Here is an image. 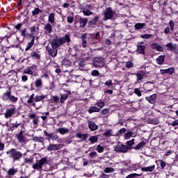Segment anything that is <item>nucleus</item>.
Returning a JSON list of instances; mask_svg holds the SVG:
<instances>
[{
    "label": "nucleus",
    "mask_w": 178,
    "mask_h": 178,
    "mask_svg": "<svg viewBox=\"0 0 178 178\" xmlns=\"http://www.w3.org/2000/svg\"><path fill=\"white\" fill-rule=\"evenodd\" d=\"M145 23H137L135 24V29L136 30H141L143 27H145Z\"/></svg>",
    "instance_id": "f704fd0d"
},
{
    "label": "nucleus",
    "mask_w": 178,
    "mask_h": 178,
    "mask_svg": "<svg viewBox=\"0 0 178 178\" xmlns=\"http://www.w3.org/2000/svg\"><path fill=\"white\" fill-rule=\"evenodd\" d=\"M88 126H89V129H90V130H91V131H95V130H97V129H98V126L97 124H95V122H92V121L88 122Z\"/></svg>",
    "instance_id": "aec40b11"
},
{
    "label": "nucleus",
    "mask_w": 178,
    "mask_h": 178,
    "mask_svg": "<svg viewBox=\"0 0 178 178\" xmlns=\"http://www.w3.org/2000/svg\"><path fill=\"white\" fill-rule=\"evenodd\" d=\"M7 154L9 155L10 158H12L13 162H16V161H20V159H22V156H23L22 152L16 150L15 149H10V150L8 152Z\"/></svg>",
    "instance_id": "f03ea898"
},
{
    "label": "nucleus",
    "mask_w": 178,
    "mask_h": 178,
    "mask_svg": "<svg viewBox=\"0 0 178 178\" xmlns=\"http://www.w3.org/2000/svg\"><path fill=\"white\" fill-rule=\"evenodd\" d=\"M33 141H35L38 143H42L44 141V138L35 136L33 138Z\"/></svg>",
    "instance_id": "49530a36"
},
{
    "label": "nucleus",
    "mask_w": 178,
    "mask_h": 178,
    "mask_svg": "<svg viewBox=\"0 0 178 178\" xmlns=\"http://www.w3.org/2000/svg\"><path fill=\"white\" fill-rule=\"evenodd\" d=\"M19 126H20L19 123H14V124H10V130L11 131H13V130H16V129H17V127H19Z\"/></svg>",
    "instance_id": "a19ab883"
},
{
    "label": "nucleus",
    "mask_w": 178,
    "mask_h": 178,
    "mask_svg": "<svg viewBox=\"0 0 178 178\" xmlns=\"http://www.w3.org/2000/svg\"><path fill=\"white\" fill-rule=\"evenodd\" d=\"M131 137H136V134H134V132H133L131 131H127L124 134V140H130V138H131Z\"/></svg>",
    "instance_id": "412c9836"
},
{
    "label": "nucleus",
    "mask_w": 178,
    "mask_h": 178,
    "mask_svg": "<svg viewBox=\"0 0 178 178\" xmlns=\"http://www.w3.org/2000/svg\"><path fill=\"white\" fill-rule=\"evenodd\" d=\"M96 106H98V108H100V109H102V108H104V106H105V102L102 101V100H98L96 103H95Z\"/></svg>",
    "instance_id": "2f4dec72"
},
{
    "label": "nucleus",
    "mask_w": 178,
    "mask_h": 178,
    "mask_svg": "<svg viewBox=\"0 0 178 178\" xmlns=\"http://www.w3.org/2000/svg\"><path fill=\"white\" fill-rule=\"evenodd\" d=\"M140 164H133L132 165H131V170H138V169H140Z\"/></svg>",
    "instance_id": "5fc2aeb1"
},
{
    "label": "nucleus",
    "mask_w": 178,
    "mask_h": 178,
    "mask_svg": "<svg viewBox=\"0 0 178 178\" xmlns=\"http://www.w3.org/2000/svg\"><path fill=\"white\" fill-rule=\"evenodd\" d=\"M68 97H69L68 94L61 95L60 99V104H65V101L67 99Z\"/></svg>",
    "instance_id": "ea45409f"
},
{
    "label": "nucleus",
    "mask_w": 178,
    "mask_h": 178,
    "mask_svg": "<svg viewBox=\"0 0 178 178\" xmlns=\"http://www.w3.org/2000/svg\"><path fill=\"white\" fill-rule=\"evenodd\" d=\"M46 51H47L49 55L52 58H55L58 55V49L56 48L51 47L50 46L46 47Z\"/></svg>",
    "instance_id": "0eeeda50"
},
{
    "label": "nucleus",
    "mask_w": 178,
    "mask_h": 178,
    "mask_svg": "<svg viewBox=\"0 0 178 178\" xmlns=\"http://www.w3.org/2000/svg\"><path fill=\"white\" fill-rule=\"evenodd\" d=\"M142 172H154L155 170V165H149V167H143Z\"/></svg>",
    "instance_id": "6ab92c4d"
},
{
    "label": "nucleus",
    "mask_w": 178,
    "mask_h": 178,
    "mask_svg": "<svg viewBox=\"0 0 178 178\" xmlns=\"http://www.w3.org/2000/svg\"><path fill=\"white\" fill-rule=\"evenodd\" d=\"M17 138L19 141V143H24L26 141V137L23 136V131H21L17 135Z\"/></svg>",
    "instance_id": "f3484780"
},
{
    "label": "nucleus",
    "mask_w": 178,
    "mask_h": 178,
    "mask_svg": "<svg viewBox=\"0 0 178 178\" xmlns=\"http://www.w3.org/2000/svg\"><path fill=\"white\" fill-rule=\"evenodd\" d=\"M84 16H91V15H92V12L87 8H84L82 10Z\"/></svg>",
    "instance_id": "79ce46f5"
},
{
    "label": "nucleus",
    "mask_w": 178,
    "mask_h": 178,
    "mask_svg": "<svg viewBox=\"0 0 178 178\" xmlns=\"http://www.w3.org/2000/svg\"><path fill=\"white\" fill-rule=\"evenodd\" d=\"M62 65L63 66H65V67H70L72 66V62L70 60H63Z\"/></svg>",
    "instance_id": "c9c22d12"
},
{
    "label": "nucleus",
    "mask_w": 178,
    "mask_h": 178,
    "mask_svg": "<svg viewBox=\"0 0 178 178\" xmlns=\"http://www.w3.org/2000/svg\"><path fill=\"white\" fill-rule=\"evenodd\" d=\"M93 66L97 69L104 67L105 66V59L102 57H96L93 60Z\"/></svg>",
    "instance_id": "20e7f679"
},
{
    "label": "nucleus",
    "mask_w": 178,
    "mask_h": 178,
    "mask_svg": "<svg viewBox=\"0 0 178 178\" xmlns=\"http://www.w3.org/2000/svg\"><path fill=\"white\" fill-rule=\"evenodd\" d=\"M109 111H111L109 108H104L101 111V113L102 115H108L109 113Z\"/></svg>",
    "instance_id": "13d9d810"
},
{
    "label": "nucleus",
    "mask_w": 178,
    "mask_h": 178,
    "mask_svg": "<svg viewBox=\"0 0 178 178\" xmlns=\"http://www.w3.org/2000/svg\"><path fill=\"white\" fill-rule=\"evenodd\" d=\"M31 58L33 59H37L38 60L41 59V55L38 54L37 51H32L30 54Z\"/></svg>",
    "instance_id": "393cba45"
},
{
    "label": "nucleus",
    "mask_w": 178,
    "mask_h": 178,
    "mask_svg": "<svg viewBox=\"0 0 178 178\" xmlns=\"http://www.w3.org/2000/svg\"><path fill=\"white\" fill-rule=\"evenodd\" d=\"M97 155H98V153H97V152H92L90 153L89 156L90 159H92V158H97Z\"/></svg>",
    "instance_id": "6e6d98bb"
},
{
    "label": "nucleus",
    "mask_w": 178,
    "mask_h": 178,
    "mask_svg": "<svg viewBox=\"0 0 178 178\" xmlns=\"http://www.w3.org/2000/svg\"><path fill=\"white\" fill-rule=\"evenodd\" d=\"M134 93L138 95V97H141L143 95L141 90L139 88H135Z\"/></svg>",
    "instance_id": "864d4df0"
},
{
    "label": "nucleus",
    "mask_w": 178,
    "mask_h": 178,
    "mask_svg": "<svg viewBox=\"0 0 178 178\" xmlns=\"http://www.w3.org/2000/svg\"><path fill=\"white\" fill-rule=\"evenodd\" d=\"M137 51L139 54L144 55L145 54V46L143 45H138Z\"/></svg>",
    "instance_id": "c756f323"
},
{
    "label": "nucleus",
    "mask_w": 178,
    "mask_h": 178,
    "mask_svg": "<svg viewBox=\"0 0 178 178\" xmlns=\"http://www.w3.org/2000/svg\"><path fill=\"white\" fill-rule=\"evenodd\" d=\"M173 72H175V69L173 68H168L165 70H160V73L161 74H165L167 73V74H173Z\"/></svg>",
    "instance_id": "a211bd4d"
},
{
    "label": "nucleus",
    "mask_w": 178,
    "mask_h": 178,
    "mask_svg": "<svg viewBox=\"0 0 178 178\" xmlns=\"http://www.w3.org/2000/svg\"><path fill=\"white\" fill-rule=\"evenodd\" d=\"M113 172H115V168H113L108 167L104 169V173H113Z\"/></svg>",
    "instance_id": "a18cd8bd"
},
{
    "label": "nucleus",
    "mask_w": 178,
    "mask_h": 178,
    "mask_svg": "<svg viewBox=\"0 0 178 178\" xmlns=\"http://www.w3.org/2000/svg\"><path fill=\"white\" fill-rule=\"evenodd\" d=\"M76 137H78V138H81L82 141H86V140H87V137H88V134L77 133Z\"/></svg>",
    "instance_id": "bb28decb"
},
{
    "label": "nucleus",
    "mask_w": 178,
    "mask_h": 178,
    "mask_svg": "<svg viewBox=\"0 0 178 178\" xmlns=\"http://www.w3.org/2000/svg\"><path fill=\"white\" fill-rule=\"evenodd\" d=\"M104 20H109L113 17V15H115V11L112 9V8L108 7L105 9L104 11Z\"/></svg>",
    "instance_id": "39448f33"
},
{
    "label": "nucleus",
    "mask_w": 178,
    "mask_h": 178,
    "mask_svg": "<svg viewBox=\"0 0 178 178\" xmlns=\"http://www.w3.org/2000/svg\"><path fill=\"white\" fill-rule=\"evenodd\" d=\"M30 119H33V123L35 127L38 126V122H40V120H38V116L35 115V113L31 114L29 115Z\"/></svg>",
    "instance_id": "ddd939ff"
},
{
    "label": "nucleus",
    "mask_w": 178,
    "mask_h": 178,
    "mask_svg": "<svg viewBox=\"0 0 178 178\" xmlns=\"http://www.w3.org/2000/svg\"><path fill=\"white\" fill-rule=\"evenodd\" d=\"M34 93H33L29 98V99L27 100V103L28 104H33V102H34Z\"/></svg>",
    "instance_id": "603ef678"
},
{
    "label": "nucleus",
    "mask_w": 178,
    "mask_h": 178,
    "mask_svg": "<svg viewBox=\"0 0 178 178\" xmlns=\"http://www.w3.org/2000/svg\"><path fill=\"white\" fill-rule=\"evenodd\" d=\"M48 22H50L51 24L55 23V13H51L49 15Z\"/></svg>",
    "instance_id": "cd10ccee"
},
{
    "label": "nucleus",
    "mask_w": 178,
    "mask_h": 178,
    "mask_svg": "<svg viewBox=\"0 0 178 178\" xmlns=\"http://www.w3.org/2000/svg\"><path fill=\"white\" fill-rule=\"evenodd\" d=\"M60 145L58 144H50L49 147L47 148V151H58L59 149V147Z\"/></svg>",
    "instance_id": "2eb2a0df"
},
{
    "label": "nucleus",
    "mask_w": 178,
    "mask_h": 178,
    "mask_svg": "<svg viewBox=\"0 0 178 178\" xmlns=\"http://www.w3.org/2000/svg\"><path fill=\"white\" fill-rule=\"evenodd\" d=\"M35 86L36 88H42V79L40 78L36 79L35 81Z\"/></svg>",
    "instance_id": "5701e85b"
},
{
    "label": "nucleus",
    "mask_w": 178,
    "mask_h": 178,
    "mask_svg": "<svg viewBox=\"0 0 178 178\" xmlns=\"http://www.w3.org/2000/svg\"><path fill=\"white\" fill-rule=\"evenodd\" d=\"M152 37H154L152 34H148V33L140 35V38H143L145 40H149V38H152Z\"/></svg>",
    "instance_id": "37998d69"
},
{
    "label": "nucleus",
    "mask_w": 178,
    "mask_h": 178,
    "mask_svg": "<svg viewBox=\"0 0 178 178\" xmlns=\"http://www.w3.org/2000/svg\"><path fill=\"white\" fill-rule=\"evenodd\" d=\"M74 21V17H73V16H67V22L70 24H72V23H73Z\"/></svg>",
    "instance_id": "8fccbe9b"
},
{
    "label": "nucleus",
    "mask_w": 178,
    "mask_h": 178,
    "mask_svg": "<svg viewBox=\"0 0 178 178\" xmlns=\"http://www.w3.org/2000/svg\"><path fill=\"white\" fill-rule=\"evenodd\" d=\"M104 84L105 86H107V87H112V86H113V83H112V80L111 79L106 81Z\"/></svg>",
    "instance_id": "0e129e2a"
},
{
    "label": "nucleus",
    "mask_w": 178,
    "mask_h": 178,
    "mask_svg": "<svg viewBox=\"0 0 178 178\" xmlns=\"http://www.w3.org/2000/svg\"><path fill=\"white\" fill-rule=\"evenodd\" d=\"M58 133H60V134H67V133H69L70 130L67 128H58Z\"/></svg>",
    "instance_id": "7c9ffc66"
},
{
    "label": "nucleus",
    "mask_w": 178,
    "mask_h": 178,
    "mask_svg": "<svg viewBox=\"0 0 178 178\" xmlns=\"http://www.w3.org/2000/svg\"><path fill=\"white\" fill-rule=\"evenodd\" d=\"M145 100L147 101L149 104H155V102H156V94L154 93L149 97H146Z\"/></svg>",
    "instance_id": "9b49d317"
},
{
    "label": "nucleus",
    "mask_w": 178,
    "mask_h": 178,
    "mask_svg": "<svg viewBox=\"0 0 178 178\" xmlns=\"http://www.w3.org/2000/svg\"><path fill=\"white\" fill-rule=\"evenodd\" d=\"M156 62L158 65H163L165 62V56H160L156 59Z\"/></svg>",
    "instance_id": "c85d7f7f"
},
{
    "label": "nucleus",
    "mask_w": 178,
    "mask_h": 178,
    "mask_svg": "<svg viewBox=\"0 0 178 178\" xmlns=\"http://www.w3.org/2000/svg\"><path fill=\"white\" fill-rule=\"evenodd\" d=\"M37 67L35 65H33L27 67L24 70V74H34V72H35Z\"/></svg>",
    "instance_id": "9d476101"
},
{
    "label": "nucleus",
    "mask_w": 178,
    "mask_h": 178,
    "mask_svg": "<svg viewBox=\"0 0 178 178\" xmlns=\"http://www.w3.org/2000/svg\"><path fill=\"white\" fill-rule=\"evenodd\" d=\"M96 151H97L99 154H102V152L105 151V147L101 145H97L96 147Z\"/></svg>",
    "instance_id": "e433bc0d"
},
{
    "label": "nucleus",
    "mask_w": 178,
    "mask_h": 178,
    "mask_svg": "<svg viewBox=\"0 0 178 178\" xmlns=\"http://www.w3.org/2000/svg\"><path fill=\"white\" fill-rule=\"evenodd\" d=\"M47 163V158H42L35 163L33 164V169H35L36 170H41L42 169V166Z\"/></svg>",
    "instance_id": "423d86ee"
},
{
    "label": "nucleus",
    "mask_w": 178,
    "mask_h": 178,
    "mask_svg": "<svg viewBox=\"0 0 178 178\" xmlns=\"http://www.w3.org/2000/svg\"><path fill=\"white\" fill-rule=\"evenodd\" d=\"M34 41H35V36H33L31 42L28 43L26 47L25 48V51H30L33 45H34Z\"/></svg>",
    "instance_id": "b1692460"
},
{
    "label": "nucleus",
    "mask_w": 178,
    "mask_h": 178,
    "mask_svg": "<svg viewBox=\"0 0 178 178\" xmlns=\"http://www.w3.org/2000/svg\"><path fill=\"white\" fill-rule=\"evenodd\" d=\"M104 136H105L106 137H111L112 135V129H109L108 131H106L104 134Z\"/></svg>",
    "instance_id": "4d7b16f0"
},
{
    "label": "nucleus",
    "mask_w": 178,
    "mask_h": 178,
    "mask_svg": "<svg viewBox=\"0 0 178 178\" xmlns=\"http://www.w3.org/2000/svg\"><path fill=\"white\" fill-rule=\"evenodd\" d=\"M11 95H12V92H10V90H8L3 94L1 98L3 101H9L10 99Z\"/></svg>",
    "instance_id": "4468645a"
},
{
    "label": "nucleus",
    "mask_w": 178,
    "mask_h": 178,
    "mask_svg": "<svg viewBox=\"0 0 178 178\" xmlns=\"http://www.w3.org/2000/svg\"><path fill=\"white\" fill-rule=\"evenodd\" d=\"M147 123H149V124H159V120H156V119H151V118H149L147 120Z\"/></svg>",
    "instance_id": "4c0bfd02"
},
{
    "label": "nucleus",
    "mask_w": 178,
    "mask_h": 178,
    "mask_svg": "<svg viewBox=\"0 0 178 178\" xmlns=\"http://www.w3.org/2000/svg\"><path fill=\"white\" fill-rule=\"evenodd\" d=\"M87 23H88V19L87 18H80L79 26L80 27H84L87 26Z\"/></svg>",
    "instance_id": "a878e982"
},
{
    "label": "nucleus",
    "mask_w": 178,
    "mask_h": 178,
    "mask_svg": "<svg viewBox=\"0 0 178 178\" xmlns=\"http://www.w3.org/2000/svg\"><path fill=\"white\" fill-rule=\"evenodd\" d=\"M98 19H99V17H95L93 19L88 22L89 26H95L97 24V22H98Z\"/></svg>",
    "instance_id": "72a5a7b5"
},
{
    "label": "nucleus",
    "mask_w": 178,
    "mask_h": 178,
    "mask_svg": "<svg viewBox=\"0 0 178 178\" xmlns=\"http://www.w3.org/2000/svg\"><path fill=\"white\" fill-rule=\"evenodd\" d=\"M52 26H54V24L51 23H47L44 25V33L47 34V35H49L51 33H52Z\"/></svg>",
    "instance_id": "1a4fd4ad"
},
{
    "label": "nucleus",
    "mask_w": 178,
    "mask_h": 178,
    "mask_svg": "<svg viewBox=\"0 0 178 178\" xmlns=\"http://www.w3.org/2000/svg\"><path fill=\"white\" fill-rule=\"evenodd\" d=\"M89 141L91 144H95V143H98V136H92L89 138Z\"/></svg>",
    "instance_id": "473e14b6"
},
{
    "label": "nucleus",
    "mask_w": 178,
    "mask_h": 178,
    "mask_svg": "<svg viewBox=\"0 0 178 178\" xmlns=\"http://www.w3.org/2000/svg\"><path fill=\"white\" fill-rule=\"evenodd\" d=\"M49 138L56 141V140H58V138H59L56 136H54V134H49Z\"/></svg>",
    "instance_id": "e2e57ef3"
},
{
    "label": "nucleus",
    "mask_w": 178,
    "mask_h": 178,
    "mask_svg": "<svg viewBox=\"0 0 178 178\" xmlns=\"http://www.w3.org/2000/svg\"><path fill=\"white\" fill-rule=\"evenodd\" d=\"M137 80H143L144 79V73L138 72L136 74Z\"/></svg>",
    "instance_id": "3c124183"
},
{
    "label": "nucleus",
    "mask_w": 178,
    "mask_h": 178,
    "mask_svg": "<svg viewBox=\"0 0 178 178\" xmlns=\"http://www.w3.org/2000/svg\"><path fill=\"white\" fill-rule=\"evenodd\" d=\"M91 74H92V76L97 77V76H99V72L97 70H95L92 71Z\"/></svg>",
    "instance_id": "052dcab7"
},
{
    "label": "nucleus",
    "mask_w": 178,
    "mask_h": 178,
    "mask_svg": "<svg viewBox=\"0 0 178 178\" xmlns=\"http://www.w3.org/2000/svg\"><path fill=\"white\" fill-rule=\"evenodd\" d=\"M129 149H130V147L123 145L121 143H118V144L114 147V151H115V152H122V154H126Z\"/></svg>",
    "instance_id": "7ed1b4c3"
},
{
    "label": "nucleus",
    "mask_w": 178,
    "mask_h": 178,
    "mask_svg": "<svg viewBox=\"0 0 178 178\" xmlns=\"http://www.w3.org/2000/svg\"><path fill=\"white\" fill-rule=\"evenodd\" d=\"M170 124V126H172L173 127H175V126H178V120L173 121Z\"/></svg>",
    "instance_id": "774afa93"
},
{
    "label": "nucleus",
    "mask_w": 178,
    "mask_h": 178,
    "mask_svg": "<svg viewBox=\"0 0 178 178\" xmlns=\"http://www.w3.org/2000/svg\"><path fill=\"white\" fill-rule=\"evenodd\" d=\"M176 49H177V44H172L171 47V49H170V51H172V52L175 51V54H177V51H176Z\"/></svg>",
    "instance_id": "680f3d73"
},
{
    "label": "nucleus",
    "mask_w": 178,
    "mask_h": 178,
    "mask_svg": "<svg viewBox=\"0 0 178 178\" xmlns=\"http://www.w3.org/2000/svg\"><path fill=\"white\" fill-rule=\"evenodd\" d=\"M140 176H143V174H137V173H133L129 175L126 178H136V177H140Z\"/></svg>",
    "instance_id": "c03bdc74"
},
{
    "label": "nucleus",
    "mask_w": 178,
    "mask_h": 178,
    "mask_svg": "<svg viewBox=\"0 0 178 178\" xmlns=\"http://www.w3.org/2000/svg\"><path fill=\"white\" fill-rule=\"evenodd\" d=\"M145 144L146 143L144 141L140 142L138 145H137L135 147V149H140V148H143V147H144V145H145Z\"/></svg>",
    "instance_id": "de8ad7c7"
},
{
    "label": "nucleus",
    "mask_w": 178,
    "mask_h": 178,
    "mask_svg": "<svg viewBox=\"0 0 178 178\" xmlns=\"http://www.w3.org/2000/svg\"><path fill=\"white\" fill-rule=\"evenodd\" d=\"M169 25L172 31H173V30H175V22H173V20H170L169 22Z\"/></svg>",
    "instance_id": "69168bd1"
},
{
    "label": "nucleus",
    "mask_w": 178,
    "mask_h": 178,
    "mask_svg": "<svg viewBox=\"0 0 178 178\" xmlns=\"http://www.w3.org/2000/svg\"><path fill=\"white\" fill-rule=\"evenodd\" d=\"M152 48L156 49V51H159V52H163V47L157 43L152 44Z\"/></svg>",
    "instance_id": "dca6fc26"
},
{
    "label": "nucleus",
    "mask_w": 178,
    "mask_h": 178,
    "mask_svg": "<svg viewBox=\"0 0 178 178\" xmlns=\"http://www.w3.org/2000/svg\"><path fill=\"white\" fill-rule=\"evenodd\" d=\"M17 99H19L17 97L11 95V96L10 97L9 101H10L11 102H17Z\"/></svg>",
    "instance_id": "bf43d9fd"
},
{
    "label": "nucleus",
    "mask_w": 178,
    "mask_h": 178,
    "mask_svg": "<svg viewBox=\"0 0 178 178\" xmlns=\"http://www.w3.org/2000/svg\"><path fill=\"white\" fill-rule=\"evenodd\" d=\"M15 108H10L6 109V113H4L6 119H8V118H12L13 115H15Z\"/></svg>",
    "instance_id": "6e6552de"
},
{
    "label": "nucleus",
    "mask_w": 178,
    "mask_h": 178,
    "mask_svg": "<svg viewBox=\"0 0 178 178\" xmlns=\"http://www.w3.org/2000/svg\"><path fill=\"white\" fill-rule=\"evenodd\" d=\"M127 145H128V147H131V145H134V139L127 141Z\"/></svg>",
    "instance_id": "338daca9"
},
{
    "label": "nucleus",
    "mask_w": 178,
    "mask_h": 178,
    "mask_svg": "<svg viewBox=\"0 0 178 178\" xmlns=\"http://www.w3.org/2000/svg\"><path fill=\"white\" fill-rule=\"evenodd\" d=\"M45 95H36L35 97V102H40V101H42V99H45Z\"/></svg>",
    "instance_id": "58836bf2"
},
{
    "label": "nucleus",
    "mask_w": 178,
    "mask_h": 178,
    "mask_svg": "<svg viewBox=\"0 0 178 178\" xmlns=\"http://www.w3.org/2000/svg\"><path fill=\"white\" fill-rule=\"evenodd\" d=\"M88 113H98L101 112V108L97 107V106H92L88 110Z\"/></svg>",
    "instance_id": "4be33fe9"
},
{
    "label": "nucleus",
    "mask_w": 178,
    "mask_h": 178,
    "mask_svg": "<svg viewBox=\"0 0 178 178\" xmlns=\"http://www.w3.org/2000/svg\"><path fill=\"white\" fill-rule=\"evenodd\" d=\"M17 172H19V170L17 168H10L7 172V175H8L7 177H9V178L13 177V176H15V175H16Z\"/></svg>",
    "instance_id": "f8f14e48"
},
{
    "label": "nucleus",
    "mask_w": 178,
    "mask_h": 178,
    "mask_svg": "<svg viewBox=\"0 0 178 178\" xmlns=\"http://www.w3.org/2000/svg\"><path fill=\"white\" fill-rule=\"evenodd\" d=\"M65 42H67V44L70 42V36L67 34L62 38L54 39L51 43V48H56L57 49V48H59V47L63 45V44H65Z\"/></svg>",
    "instance_id": "f257e3e1"
},
{
    "label": "nucleus",
    "mask_w": 178,
    "mask_h": 178,
    "mask_svg": "<svg viewBox=\"0 0 178 178\" xmlns=\"http://www.w3.org/2000/svg\"><path fill=\"white\" fill-rule=\"evenodd\" d=\"M40 12H41V10H40V8H36L32 11V15L33 16H37V15H38Z\"/></svg>",
    "instance_id": "09e8293b"
}]
</instances>
